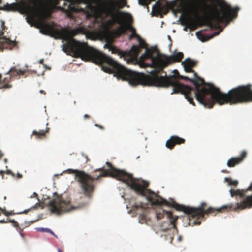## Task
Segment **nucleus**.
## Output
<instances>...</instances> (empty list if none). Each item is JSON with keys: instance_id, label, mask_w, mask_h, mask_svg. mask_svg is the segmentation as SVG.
Masks as SVG:
<instances>
[{"instance_id": "f257e3e1", "label": "nucleus", "mask_w": 252, "mask_h": 252, "mask_svg": "<svg viewBox=\"0 0 252 252\" xmlns=\"http://www.w3.org/2000/svg\"><path fill=\"white\" fill-rule=\"evenodd\" d=\"M64 5H67V8L57 4H50L49 2L44 1L30 15V18L33 21H35V18H37L40 23V31L42 33L65 39L66 43L63 45L64 52H69L73 57L80 58L84 61H91L96 64L100 65L102 69L108 56L89 46L87 42H80L74 39L73 37L75 34L73 31L65 28L58 29L54 27L53 24L44 23L43 22L50 18L56 10L65 13L69 18L72 16V12H82L86 14L87 18H98L101 17L103 14H105L107 16L112 17L114 21L118 22L114 8L107 6L103 2H98L96 6L89 3L85 9L76 8L72 2H70L68 4L64 2Z\"/></svg>"}, {"instance_id": "f03ea898", "label": "nucleus", "mask_w": 252, "mask_h": 252, "mask_svg": "<svg viewBox=\"0 0 252 252\" xmlns=\"http://www.w3.org/2000/svg\"><path fill=\"white\" fill-rule=\"evenodd\" d=\"M194 78L191 79L180 75L177 70L173 71V74L164 75L158 77L154 74V80L147 82L146 85L157 87H173V93H180L191 104L193 102V94L196 100L205 107L211 108L215 103L220 105H230L252 102V85L239 86L230 90L227 93H223L219 88L213 84L206 83L204 79L199 77L196 73Z\"/></svg>"}, {"instance_id": "7ed1b4c3", "label": "nucleus", "mask_w": 252, "mask_h": 252, "mask_svg": "<svg viewBox=\"0 0 252 252\" xmlns=\"http://www.w3.org/2000/svg\"><path fill=\"white\" fill-rule=\"evenodd\" d=\"M107 169L105 170V177L110 176L114 177L119 181L126 183L128 187L132 189L138 194L146 197L147 200L154 205H166L171 206L176 210L183 211L188 215L189 220V225H191V219H195L192 222V225H199L200 221L199 219H203L204 214H209L217 212H222L225 210L237 211L242 210L246 208L252 207V195L247 196L243 200L237 203L235 205L230 203L224 205L220 208L217 209L210 207L207 210L204 211L203 208L207 205L205 202H202L199 207L195 208L190 206L179 204L171 200V202H168L156 193L148 189L149 183L144 180L133 178L130 174L124 170L115 168L112 164L109 162L106 163Z\"/></svg>"}, {"instance_id": "20e7f679", "label": "nucleus", "mask_w": 252, "mask_h": 252, "mask_svg": "<svg viewBox=\"0 0 252 252\" xmlns=\"http://www.w3.org/2000/svg\"><path fill=\"white\" fill-rule=\"evenodd\" d=\"M183 57L182 52L174 53L170 56H157L152 59V66L154 70L150 72V75H145L126 69L108 56L104 65H103L102 70L106 73H114V76L123 80L128 81L132 85L145 86L147 82L154 80V74L158 77L163 76L162 74H164L163 69L165 67L173 63L180 62Z\"/></svg>"}, {"instance_id": "39448f33", "label": "nucleus", "mask_w": 252, "mask_h": 252, "mask_svg": "<svg viewBox=\"0 0 252 252\" xmlns=\"http://www.w3.org/2000/svg\"><path fill=\"white\" fill-rule=\"evenodd\" d=\"M140 4L146 5L148 4V0H138ZM180 1L182 6L186 9L193 11L195 13V21L199 24H205L211 29H219L220 24L225 23L226 26L232 20L237 16V13L239 8L237 7L234 8L232 7L223 0H218V6L220 9L215 8L212 11L209 16H205L201 17L198 12V5L194 0H177ZM176 2V0L167 1V6L169 8L173 7Z\"/></svg>"}, {"instance_id": "423d86ee", "label": "nucleus", "mask_w": 252, "mask_h": 252, "mask_svg": "<svg viewBox=\"0 0 252 252\" xmlns=\"http://www.w3.org/2000/svg\"><path fill=\"white\" fill-rule=\"evenodd\" d=\"M105 3L107 6L113 7L114 8V13L116 14L117 18L118 19L119 21H114L112 17L109 15L107 16L105 14H103L101 17H98V18H102L103 17H110L111 19L109 21L110 23L114 24L115 23H117L120 24V26L114 31V33L117 37H119L122 35L125 34L127 29H130L132 32V33L129 36V39L131 40L134 37L137 39L140 36L136 33V30L130 25L123 24L124 18L127 19L128 20L132 19L131 14L129 13L121 11L118 10L126 6V0H119L115 2H112L110 4L106 2Z\"/></svg>"}, {"instance_id": "0eeeda50", "label": "nucleus", "mask_w": 252, "mask_h": 252, "mask_svg": "<svg viewBox=\"0 0 252 252\" xmlns=\"http://www.w3.org/2000/svg\"><path fill=\"white\" fill-rule=\"evenodd\" d=\"M166 214L169 221L164 222L161 226L162 231L165 232V239L169 240L170 243H172L174 239V232H177L175 222L178 219L177 216H174L172 213L170 211H166L162 209H159L156 212V217L158 220L162 219L164 215Z\"/></svg>"}, {"instance_id": "6e6552de", "label": "nucleus", "mask_w": 252, "mask_h": 252, "mask_svg": "<svg viewBox=\"0 0 252 252\" xmlns=\"http://www.w3.org/2000/svg\"><path fill=\"white\" fill-rule=\"evenodd\" d=\"M137 40L139 42V45H133L131 49L128 51H122L120 49L113 47L111 45H109V50L112 51V53L118 54L121 57L128 58L129 59L131 60H136L141 51V49L146 48L147 47V44L145 41L142 39L140 36L138 37Z\"/></svg>"}, {"instance_id": "1a4fd4ad", "label": "nucleus", "mask_w": 252, "mask_h": 252, "mask_svg": "<svg viewBox=\"0 0 252 252\" xmlns=\"http://www.w3.org/2000/svg\"><path fill=\"white\" fill-rule=\"evenodd\" d=\"M48 205L50 211L57 214L68 212L75 208V207L70 205V200H64L58 195H56L52 200L50 201Z\"/></svg>"}, {"instance_id": "9d476101", "label": "nucleus", "mask_w": 252, "mask_h": 252, "mask_svg": "<svg viewBox=\"0 0 252 252\" xmlns=\"http://www.w3.org/2000/svg\"><path fill=\"white\" fill-rule=\"evenodd\" d=\"M19 1V12L30 15L44 1L43 0H16Z\"/></svg>"}, {"instance_id": "9b49d317", "label": "nucleus", "mask_w": 252, "mask_h": 252, "mask_svg": "<svg viewBox=\"0 0 252 252\" xmlns=\"http://www.w3.org/2000/svg\"><path fill=\"white\" fill-rule=\"evenodd\" d=\"M16 45L15 41H12L9 38L4 36V32H0V52L3 51L4 48L11 49Z\"/></svg>"}, {"instance_id": "f8f14e48", "label": "nucleus", "mask_w": 252, "mask_h": 252, "mask_svg": "<svg viewBox=\"0 0 252 252\" xmlns=\"http://www.w3.org/2000/svg\"><path fill=\"white\" fill-rule=\"evenodd\" d=\"M247 155V152L245 151H243L241 152L240 156L233 157L229 159L227 161V165L229 167H233L236 165L239 164L246 158Z\"/></svg>"}, {"instance_id": "ddd939ff", "label": "nucleus", "mask_w": 252, "mask_h": 252, "mask_svg": "<svg viewBox=\"0 0 252 252\" xmlns=\"http://www.w3.org/2000/svg\"><path fill=\"white\" fill-rule=\"evenodd\" d=\"M185 140L178 136L174 135L170 138L166 142V147L170 149L174 148L176 145H180L184 143Z\"/></svg>"}, {"instance_id": "4468645a", "label": "nucleus", "mask_w": 252, "mask_h": 252, "mask_svg": "<svg viewBox=\"0 0 252 252\" xmlns=\"http://www.w3.org/2000/svg\"><path fill=\"white\" fill-rule=\"evenodd\" d=\"M153 50L150 49H146L145 52L140 57V60L141 61L144 60L145 59H151V64L150 65L147 64L144 62H142L140 63V66L142 67H151L154 69V67L152 66V59L155 58V57H153Z\"/></svg>"}, {"instance_id": "2eb2a0df", "label": "nucleus", "mask_w": 252, "mask_h": 252, "mask_svg": "<svg viewBox=\"0 0 252 252\" xmlns=\"http://www.w3.org/2000/svg\"><path fill=\"white\" fill-rule=\"evenodd\" d=\"M147 205L142 203H136L133 206V209L134 210H138L139 209L141 210V213L140 214V217L141 218L140 222L143 223V221H145L146 219V215L147 214Z\"/></svg>"}, {"instance_id": "dca6fc26", "label": "nucleus", "mask_w": 252, "mask_h": 252, "mask_svg": "<svg viewBox=\"0 0 252 252\" xmlns=\"http://www.w3.org/2000/svg\"><path fill=\"white\" fill-rule=\"evenodd\" d=\"M197 63L191 60L190 59H187L182 63L183 65L185 71L186 72H193L195 73L192 68L196 66Z\"/></svg>"}, {"instance_id": "f3484780", "label": "nucleus", "mask_w": 252, "mask_h": 252, "mask_svg": "<svg viewBox=\"0 0 252 252\" xmlns=\"http://www.w3.org/2000/svg\"><path fill=\"white\" fill-rule=\"evenodd\" d=\"M2 3V0H0V4ZM0 10L12 11L19 12V1L12 4H6L3 7L0 6Z\"/></svg>"}, {"instance_id": "a211bd4d", "label": "nucleus", "mask_w": 252, "mask_h": 252, "mask_svg": "<svg viewBox=\"0 0 252 252\" xmlns=\"http://www.w3.org/2000/svg\"><path fill=\"white\" fill-rule=\"evenodd\" d=\"M180 19L182 25L183 26H188L190 27L194 25V21L189 14L184 16L182 15Z\"/></svg>"}, {"instance_id": "6ab92c4d", "label": "nucleus", "mask_w": 252, "mask_h": 252, "mask_svg": "<svg viewBox=\"0 0 252 252\" xmlns=\"http://www.w3.org/2000/svg\"><path fill=\"white\" fill-rule=\"evenodd\" d=\"M222 31V29H220L219 31L215 32L214 33L211 34L210 35H208L206 34H202L200 32H196V35L198 39L202 42H205L209 40V39L212 38L215 36L218 35L220 34Z\"/></svg>"}, {"instance_id": "aec40b11", "label": "nucleus", "mask_w": 252, "mask_h": 252, "mask_svg": "<svg viewBox=\"0 0 252 252\" xmlns=\"http://www.w3.org/2000/svg\"><path fill=\"white\" fill-rule=\"evenodd\" d=\"M11 77L10 75L8 74V73H6L5 74L4 76L2 77V75H1V81L0 83V85H1V88H10L11 87L12 85L9 84L11 81Z\"/></svg>"}, {"instance_id": "412c9836", "label": "nucleus", "mask_w": 252, "mask_h": 252, "mask_svg": "<svg viewBox=\"0 0 252 252\" xmlns=\"http://www.w3.org/2000/svg\"><path fill=\"white\" fill-rule=\"evenodd\" d=\"M26 72L25 70L18 69L15 67H13L7 72L11 78L23 75Z\"/></svg>"}, {"instance_id": "4be33fe9", "label": "nucleus", "mask_w": 252, "mask_h": 252, "mask_svg": "<svg viewBox=\"0 0 252 252\" xmlns=\"http://www.w3.org/2000/svg\"><path fill=\"white\" fill-rule=\"evenodd\" d=\"M50 128L46 127L45 130H40L37 131L36 130H33L32 131V135H34L36 137V138H42L45 136L46 134L49 132Z\"/></svg>"}, {"instance_id": "5701e85b", "label": "nucleus", "mask_w": 252, "mask_h": 252, "mask_svg": "<svg viewBox=\"0 0 252 252\" xmlns=\"http://www.w3.org/2000/svg\"><path fill=\"white\" fill-rule=\"evenodd\" d=\"M229 191L232 197H233L235 195H238L240 197L242 198L245 197V193L247 191V189H237L236 190H234L231 189Z\"/></svg>"}, {"instance_id": "b1692460", "label": "nucleus", "mask_w": 252, "mask_h": 252, "mask_svg": "<svg viewBox=\"0 0 252 252\" xmlns=\"http://www.w3.org/2000/svg\"><path fill=\"white\" fill-rule=\"evenodd\" d=\"M37 230L38 231L42 232H45L49 233L51 234V235H53L55 237H56L57 238H58V236H57V235H56L53 232V231H52L51 229H50L49 228L40 227V228H38L37 229Z\"/></svg>"}, {"instance_id": "393cba45", "label": "nucleus", "mask_w": 252, "mask_h": 252, "mask_svg": "<svg viewBox=\"0 0 252 252\" xmlns=\"http://www.w3.org/2000/svg\"><path fill=\"white\" fill-rule=\"evenodd\" d=\"M225 181L228 183V184L230 186H237L238 182L236 180H232L231 178H226L225 179Z\"/></svg>"}, {"instance_id": "a878e982", "label": "nucleus", "mask_w": 252, "mask_h": 252, "mask_svg": "<svg viewBox=\"0 0 252 252\" xmlns=\"http://www.w3.org/2000/svg\"><path fill=\"white\" fill-rule=\"evenodd\" d=\"M13 226L16 228L18 231H19L20 233V235L24 237L23 234L22 233V229L19 227L18 223L15 221V223L12 224Z\"/></svg>"}, {"instance_id": "bb28decb", "label": "nucleus", "mask_w": 252, "mask_h": 252, "mask_svg": "<svg viewBox=\"0 0 252 252\" xmlns=\"http://www.w3.org/2000/svg\"><path fill=\"white\" fill-rule=\"evenodd\" d=\"M156 5L157 6V9L158 11L160 12L163 10V7L159 1L157 2L156 3Z\"/></svg>"}, {"instance_id": "cd10ccee", "label": "nucleus", "mask_w": 252, "mask_h": 252, "mask_svg": "<svg viewBox=\"0 0 252 252\" xmlns=\"http://www.w3.org/2000/svg\"><path fill=\"white\" fill-rule=\"evenodd\" d=\"M2 213L6 216H9V215H12L14 214L12 211L8 212L5 209H3L2 210Z\"/></svg>"}, {"instance_id": "c85d7f7f", "label": "nucleus", "mask_w": 252, "mask_h": 252, "mask_svg": "<svg viewBox=\"0 0 252 252\" xmlns=\"http://www.w3.org/2000/svg\"><path fill=\"white\" fill-rule=\"evenodd\" d=\"M59 0H55V1L54 2V3H49L50 4H57V5H58V4H59ZM65 1H66L67 2H72V1L73 0H65Z\"/></svg>"}, {"instance_id": "c756f323", "label": "nucleus", "mask_w": 252, "mask_h": 252, "mask_svg": "<svg viewBox=\"0 0 252 252\" xmlns=\"http://www.w3.org/2000/svg\"><path fill=\"white\" fill-rule=\"evenodd\" d=\"M43 63H44V59H40V60H39V63L40 64H43V65H44V66L46 68H47V69H50V67H48L46 65L44 64Z\"/></svg>"}, {"instance_id": "7c9ffc66", "label": "nucleus", "mask_w": 252, "mask_h": 252, "mask_svg": "<svg viewBox=\"0 0 252 252\" xmlns=\"http://www.w3.org/2000/svg\"><path fill=\"white\" fill-rule=\"evenodd\" d=\"M7 220L8 223L11 222L12 224L15 223V220L13 219H10L7 218Z\"/></svg>"}, {"instance_id": "2f4dec72", "label": "nucleus", "mask_w": 252, "mask_h": 252, "mask_svg": "<svg viewBox=\"0 0 252 252\" xmlns=\"http://www.w3.org/2000/svg\"><path fill=\"white\" fill-rule=\"evenodd\" d=\"M95 126L99 128L100 129H102V130H103L104 129V127L103 126H102L101 125H99V124H95Z\"/></svg>"}, {"instance_id": "473e14b6", "label": "nucleus", "mask_w": 252, "mask_h": 252, "mask_svg": "<svg viewBox=\"0 0 252 252\" xmlns=\"http://www.w3.org/2000/svg\"><path fill=\"white\" fill-rule=\"evenodd\" d=\"M1 27L2 28V31H4L6 29V26L4 25V22L3 21H1Z\"/></svg>"}, {"instance_id": "72a5a7b5", "label": "nucleus", "mask_w": 252, "mask_h": 252, "mask_svg": "<svg viewBox=\"0 0 252 252\" xmlns=\"http://www.w3.org/2000/svg\"><path fill=\"white\" fill-rule=\"evenodd\" d=\"M7 220H0V223H7Z\"/></svg>"}, {"instance_id": "f704fd0d", "label": "nucleus", "mask_w": 252, "mask_h": 252, "mask_svg": "<svg viewBox=\"0 0 252 252\" xmlns=\"http://www.w3.org/2000/svg\"><path fill=\"white\" fill-rule=\"evenodd\" d=\"M246 189H247V191H248V190H252V183L251 184L250 186Z\"/></svg>"}, {"instance_id": "c9c22d12", "label": "nucleus", "mask_w": 252, "mask_h": 252, "mask_svg": "<svg viewBox=\"0 0 252 252\" xmlns=\"http://www.w3.org/2000/svg\"><path fill=\"white\" fill-rule=\"evenodd\" d=\"M37 196H38V194L36 192H34L33 193L32 195L31 196V198L34 197H37Z\"/></svg>"}, {"instance_id": "e433bc0d", "label": "nucleus", "mask_w": 252, "mask_h": 252, "mask_svg": "<svg viewBox=\"0 0 252 252\" xmlns=\"http://www.w3.org/2000/svg\"><path fill=\"white\" fill-rule=\"evenodd\" d=\"M84 119H89L90 118V116L88 114H85L84 115Z\"/></svg>"}, {"instance_id": "4c0bfd02", "label": "nucleus", "mask_w": 252, "mask_h": 252, "mask_svg": "<svg viewBox=\"0 0 252 252\" xmlns=\"http://www.w3.org/2000/svg\"><path fill=\"white\" fill-rule=\"evenodd\" d=\"M4 173V171H2V170H1L0 171V174L1 175V176H3V174Z\"/></svg>"}, {"instance_id": "58836bf2", "label": "nucleus", "mask_w": 252, "mask_h": 252, "mask_svg": "<svg viewBox=\"0 0 252 252\" xmlns=\"http://www.w3.org/2000/svg\"><path fill=\"white\" fill-rule=\"evenodd\" d=\"M178 241H181V240H182V236H178Z\"/></svg>"}, {"instance_id": "ea45409f", "label": "nucleus", "mask_w": 252, "mask_h": 252, "mask_svg": "<svg viewBox=\"0 0 252 252\" xmlns=\"http://www.w3.org/2000/svg\"><path fill=\"white\" fill-rule=\"evenodd\" d=\"M40 92L41 93H42V94H45V91H44V90H41L40 91Z\"/></svg>"}, {"instance_id": "a19ab883", "label": "nucleus", "mask_w": 252, "mask_h": 252, "mask_svg": "<svg viewBox=\"0 0 252 252\" xmlns=\"http://www.w3.org/2000/svg\"><path fill=\"white\" fill-rule=\"evenodd\" d=\"M222 172H223V173H228V172L226 170H223L222 171Z\"/></svg>"}, {"instance_id": "79ce46f5", "label": "nucleus", "mask_w": 252, "mask_h": 252, "mask_svg": "<svg viewBox=\"0 0 252 252\" xmlns=\"http://www.w3.org/2000/svg\"><path fill=\"white\" fill-rule=\"evenodd\" d=\"M7 174H10L11 172L10 170H7L6 172Z\"/></svg>"}, {"instance_id": "37998d69", "label": "nucleus", "mask_w": 252, "mask_h": 252, "mask_svg": "<svg viewBox=\"0 0 252 252\" xmlns=\"http://www.w3.org/2000/svg\"><path fill=\"white\" fill-rule=\"evenodd\" d=\"M4 162H5V163H6V162H7V159H6V158H5V159H4Z\"/></svg>"}, {"instance_id": "c03bdc74", "label": "nucleus", "mask_w": 252, "mask_h": 252, "mask_svg": "<svg viewBox=\"0 0 252 252\" xmlns=\"http://www.w3.org/2000/svg\"><path fill=\"white\" fill-rule=\"evenodd\" d=\"M85 158H86L87 159V161L88 160V157L87 156H85Z\"/></svg>"}, {"instance_id": "a18cd8bd", "label": "nucleus", "mask_w": 252, "mask_h": 252, "mask_svg": "<svg viewBox=\"0 0 252 252\" xmlns=\"http://www.w3.org/2000/svg\"><path fill=\"white\" fill-rule=\"evenodd\" d=\"M6 199V196H4V199L5 200Z\"/></svg>"}, {"instance_id": "49530a36", "label": "nucleus", "mask_w": 252, "mask_h": 252, "mask_svg": "<svg viewBox=\"0 0 252 252\" xmlns=\"http://www.w3.org/2000/svg\"><path fill=\"white\" fill-rule=\"evenodd\" d=\"M18 176H19V177H22V175H18Z\"/></svg>"}, {"instance_id": "de8ad7c7", "label": "nucleus", "mask_w": 252, "mask_h": 252, "mask_svg": "<svg viewBox=\"0 0 252 252\" xmlns=\"http://www.w3.org/2000/svg\"><path fill=\"white\" fill-rule=\"evenodd\" d=\"M27 211H25L24 213H27Z\"/></svg>"}]
</instances>
